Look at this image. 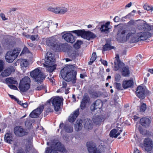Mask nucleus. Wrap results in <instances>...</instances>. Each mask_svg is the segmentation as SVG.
<instances>
[{
  "mask_svg": "<svg viewBox=\"0 0 153 153\" xmlns=\"http://www.w3.org/2000/svg\"><path fill=\"white\" fill-rule=\"evenodd\" d=\"M73 124H66L64 126L63 123H61L59 126V127L60 128H62L63 127V129L65 131L68 133H71L73 131Z\"/></svg>",
  "mask_w": 153,
  "mask_h": 153,
  "instance_id": "obj_22",
  "label": "nucleus"
},
{
  "mask_svg": "<svg viewBox=\"0 0 153 153\" xmlns=\"http://www.w3.org/2000/svg\"><path fill=\"white\" fill-rule=\"evenodd\" d=\"M20 61V65L22 68H26L29 64V62L26 59H22Z\"/></svg>",
  "mask_w": 153,
  "mask_h": 153,
  "instance_id": "obj_36",
  "label": "nucleus"
},
{
  "mask_svg": "<svg viewBox=\"0 0 153 153\" xmlns=\"http://www.w3.org/2000/svg\"><path fill=\"white\" fill-rule=\"evenodd\" d=\"M57 24H54L51 22H44L43 23L42 27H44L43 31L44 32V33H48L49 31V27L51 30L53 29L54 27H57Z\"/></svg>",
  "mask_w": 153,
  "mask_h": 153,
  "instance_id": "obj_11",
  "label": "nucleus"
},
{
  "mask_svg": "<svg viewBox=\"0 0 153 153\" xmlns=\"http://www.w3.org/2000/svg\"><path fill=\"white\" fill-rule=\"evenodd\" d=\"M13 137L11 133H7L4 136V140L5 142L11 143L13 142Z\"/></svg>",
  "mask_w": 153,
  "mask_h": 153,
  "instance_id": "obj_33",
  "label": "nucleus"
},
{
  "mask_svg": "<svg viewBox=\"0 0 153 153\" xmlns=\"http://www.w3.org/2000/svg\"><path fill=\"white\" fill-rule=\"evenodd\" d=\"M133 84V81L131 80L124 81L123 83V87L124 88H127L131 87Z\"/></svg>",
  "mask_w": 153,
  "mask_h": 153,
  "instance_id": "obj_31",
  "label": "nucleus"
},
{
  "mask_svg": "<svg viewBox=\"0 0 153 153\" xmlns=\"http://www.w3.org/2000/svg\"><path fill=\"white\" fill-rule=\"evenodd\" d=\"M136 92L139 98L142 100L143 99V86H139L137 88Z\"/></svg>",
  "mask_w": 153,
  "mask_h": 153,
  "instance_id": "obj_26",
  "label": "nucleus"
},
{
  "mask_svg": "<svg viewBox=\"0 0 153 153\" xmlns=\"http://www.w3.org/2000/svg\"><path fill=\"white\" fill-rule=\"evenodd\" d=\"M40 84H41V85L37 87L36 88H35L36 90L37 91H40L43 89V87L42 86V83H40Z\"/></svg>",
  "mask_w": 153,
  "mask_h": 153,
  "instance_id": "obj_61",
  "label": "nucleus"
},
{
  "mask_svg": "<svg viewBox=\"0 0 153 153\" xmlns=\"http://www.w3.org/2000/svg\"><path fill=\"white\" fill-rule=\"evenodd\" d=\"M150 110V107L149 106H147L146 104L144 103V112L145 111L148 112Z\"/></svg>",
  "mask_w": 153,
  "mask_h": 153,
  "instance_id": "obj_52",
  "label": "nucleus"
},
{
  "mask_svg": "<svg viewBox=\"0 0 153 153\" xmlns=\"http://www.w3.org/2000/svg\"><path fill=\"white\" fill-rule=\"evenodd\" d=\"M59 6L54 7H50L48 8V10L56 14H59Z\"/></svg>",
  "mask_w": 153,
  "mask_h": 153,
  "instance_id": "obj_35",
  "label": "nucleus"
},
{
  "mask_svg": "<svg viewBox=\"0 0 153 153\" xmlns=\"http://www.w3.org/2000/svg\"><path fill=\"white\" fill-rule=\"evenodd\" d=\"M56 41V39L54 36L47 38L46 39V44L49 46H53Z\"/></svg>",
  "mask_w": 153,
  "mask_h": 153,
  "instance_id": "obj_28",
  "label": "nucleus"
},
{
  "mask_svg": "<svg viewBox=\"0 0 153 153\" xmlns=\"http://www.w3.org/2000/svg\"><path fill=\"white\" fill-rule=\"evenodd\" d=\"M152 141L149 138H145L144 140V149L147 152L151 150L153 147Z\"/></svg>",
  "mask_w": 153,
  "mask_h": 153,
  "instance_id": "obj_19",
  "label": "nucleus"
},
{
  "mask_svg": "<svg viewBox=\"0 0 153 153\" xmlns=\"http://www.w3.org/2000/svg\"><path fill=\"white\" fill-rule=\"evenodd\" d=\"M31 76L35 79L36 82H40L44 79L45 76L43 73L38 69L36 68L31 72L30 73Z\"/></svg>",
  "mask_w": 153,
  "mask_h": 153,
  "instance_id": "obj_9",
  "label": "nucleus"
},
{
  "mask_svg": "<svg viewBox=\"0 0 153 153\" xmlns=\"http://www.w3.org/2000/svg\"><path fill=\"white\" fill-rule=\"evenodd\" d=\"M6 81L7 83H10L12 84H17V82L15 80V79L12 77L7 78L6 79Z\"/></svg>",
  "mask_w": 153,
  "mask_h": 153,
  "instance_id": "obj_42",
  "label": "nucleus"
},
{
  "mask_svg": "<svg viewBox=\"0 0 153 153\" xmlns=\"http://www.w3.org/2000/svg\"><path fill=\"white\" fill-rule=\"evenodd\" d=\"M149 12V11H144V16L145 17H149L150 15V13Z\"/></svg>",
  "mask_w": 153,
  "mask_h": 153,
  "instance_id": "obj_60",
  "label": "nucleus"
},
{
  "mask_svg": "<svg viewBox=\"0 0 153 153\" xmlns=\"http://www.w3.org/2000/svg\"><path fill=\"white\" fill-rule=\"evenodd\" d=\"M151 94V92L147 89L146 87L144 86V97L150 96Z\"/></svg>",
  "mask_w": 153,
  "mask_h": 153,
  "instance_id": "obj_48",
  "label": "nucleus"
},
{
  "mask_svg": "<svg viewBox=\"0 0 153 153\" xmlns=\"http://www.w3.org/2000/svg\"><path fill=\"white\" fill-rule=\"evenodd\" d=\"M62 38L66 42L71 43H74L75 41L76 38L71 33H67L62 36Z\"/></svg>",
  "mask_w": 153,
  "mask_h": 153,
  "instance_id": "obj_20",
  "label": "nucleus"
},
{
  "mask_svg": "<svg viewBox=\"0 0 153 153\" xmlns=\"http://www.w3.org/2000/svg\"><path fill=\"white\" fill-rule=\"evenodd\" d=\"M121 76L120 75L117 74L115 76V80L117 82H119L120 80Z\"/></svg>",
  "mask_w": 153,
  "mask_h": 153,
  "instance_id": "obj_57",
  "label": "nucleus"
},
{
  "mask_svg": "<svg viewBox=\"0 0 153 153\" xmlns=\"http://www.w3.org/2000/svg\"><path fill=\"white\" fill-rule=\"evenodd\" d=\"M14 131L16 135L20 137L26 135L28 133L25 129L22 127L19 126H17L15 128Z\"/></svg>",
  "mask_w": 153,
  "mask_h": 153,
  "instance_id": "obj_18",
  "label": "nucleus"
},
{
  "mask_svg": "<svg viewBox=\"0 0 153 153\" xmlns=\"http://www.w3.org/2000/svg\"><path fill=\"white\" fill-rule=\"evenodd\" d=\"M54 55L51 52L47 53L45 59V64L48 65H53L55 63Z\"/></svg>",
  "mask_w": 153,
  "mask_h": 153,
  "instance_id": "obj_13",
  "label": "nucleus"
},
{
  "mask_svg": "<svg viewBox=\"0 0 153 153\" xmlns=\"http://www.w3.org/2000/svg\"><path fill=\"white\" fill-rule=\"evenodd\" d=\"M30 78L27 76H25L20 81L19 89L22 92L26 91L30 88Z\"/></svg>",
  "mask_w": 153,
  "mask_h": 153,
  "instance_id": "obj_7",
  "label": "nucleus"
},
{
  "mask_svg": "<svg viewBox=\"0 0 153 153\" xmlns=\"http://www.w3.org/2000/svg\"><path fill=\"white\" fill-rule=\"evenodd\" d=\"M59 14L62 15L64 14L68 11V9L65 6L61 5L59 6Z\"/></svg>",
  "mask_w": 153,
  "mask_h": 153,
  "instance_id": "obj_41",
  "label": "nucleus"
},
{
  "mask_svg": "<svg viewBox=\"0 0 153 153\" xmlns=\"http://www.w3.org/2000/svg\"><path fill=\"white\" fill-rule=\"evenodd\" d=\"M4 45L5 47L10 49L13 47L14 44L13 42H10L8 43H4Z\"/></svg>",
  "mask_w": 153,
  "mask_h": 153,
  "instance_id": "obj_47",
  "label": "nucleus"
},
{
  "mask_svg": "<svg viewBox=\"0 0 153 153\" xmlns=\"http://www.w3.org/2000/svg\"><path fill=\"white\" fill-rule=\"evenodd\" d=\"M48 148H49V150L51 151L53 150L64 153L66 152V150L64 145L57 140H53L52 142L51 147Z\"/></svg>",
  "mask_w": 153,
  "mask_h": 153,
  "instance_id": "obj_6",
  "label": "nucleus"
},
{
  "mask_svg": "<svg viewBox=\"0 0 153 153\" xmlns=\"http://www.w3.org/2000/svg\"><path fill=\"white\" fill-rule=\"evenodd\" d=\"M136 30L134 28L131 30H122L119 32L117 35V39L120 41H126L130 39L132 42H135L143 40V32L142 31L136 33Z\"/></svg>",
  "mask_w": 153,
  "mask_h": 153,
  "instance_id": "obj_1",
  "label": "nucleus"
},
{
  "mask_svg": "<svg viewBox=\"0 0 153 153\" xmlns=\"http://www.w3.org/2000/svg\"><path fill=\"white\" fill-rule=\"evenodd\" d=\"M90 100V98L87 94L84 95L80 105L81 109H83L85 108L86 106V104L89 102Z\"/></svg>",
  "mask_w": 153,
  "mask_h": 153,
  "instance_id": "obj_24",
  "label": "nucleus"
},
{
  "mask_svg": "<svg viewBox=\"0 0 153 153\" xmlns=\"http://www.w3.org/2000/svg\"><path fill=\"white\" fill-rule=\"evenodd\" d=\"M72 32L78 36H80L82 38L88 40L96 36L93 33L90 31L86 32L82 30H74Z\"/></svg>",
  "mask_w": 153,
  "mask_h": 153,
  "instance_id": "obj_8",
  "label": "nucleus"
},
{
  "mask_svg": "<svg viewBox=\"0 0 153 153\" xmlns=\"http://www.w3.org/2000/svg\"><path fill=\"white\" fill-rule=\"evenodd\" d=\"M44 108V106L43 105L39 106L30 113V116L32 118L37 117L42 111Z\"/></svg>",
  "mask_w": 153,
  "mask_h": 153,
  "instance_id": "obj_15",
  "label": "nucleus"
},
{
  "mask_svg": "<svg viewBox=\"0 0 153 153\" xmlns=\"http://www.w3.org/2000/svg\"><path fill=\"white\" fill-rule=\"evenodd\" d=\"M44 108V106L43 105L39 106L30 113V116L32 118L37 117L42 111Z\"/></svg>",
  "mask_w": 153,
  "mask_h": 153,
  "instance_id": "obj_17",
  "label": "nucleus"
},
{
  "mask_svg": "<svg viewBox=\"0 0 153 153\" xmlns=\"http://www.w3.org/2000/svg\"><path fill=\"white\" fill-rule=\"evenodd\" d=\"M79 114V109H77L73 113L71 114L68 118L69 121L71 123L74 122Z\"/></svg>",
  "mask_w": 153,
  "mask_h": 153,
  "instance_id": "obj_25",
  "label": "nucleus"
},
{
  "mask_svg": "<svg viewBox=\"0 0 153 153\" xmlns=\"http://www.w3.org/2000/svg\"><path fill=\"white\" fill-rule=\"evenodd\" d=\"M122 131V130H120L118 131L116 129H113L110 132L109 136L111 137L117 138L120 135Z\"/></svg>",
  "mask_w": 153,
  "mask_h": 153,
  "instance_id": "obj_29",
  "label": "nucleus"
},
{
  "mask_svg": "<svg viewBox=\"0 0 153 153\" xmlns=\"http://www.w3.org/2000/svg\"><path fill=\"white\" fill-rule=\"evenodd\" d=\"M152 36V34L149 32L144 31V42H148L149 38Z\"/></svg>",
  "mask_w": 153,
  "mask_h": 153,
  "instance_id": "obj_37",
  "label": "nucleus"
},
{
  "mask_svg": "<svg viewBox=\"0 0 153 153\" xmlns=\"http://www.w3.org/2000/svg\"><path fill=\"white\" fill-rule=\"evenodd\" d=\"M60 73L61 76L65 81H71L73 83H76L77 72L74 66L71 65L66 66L61 70Z\"/></svg>",
  "mask_w": 153,
  "mask_h": 153,
  "instance_id": "obj_2",
  "label": "nucleus"
},
{
  "mask_svg": "<svg viewBox=\"0 0 153 153\" xmlns=\"http://www.w3.org/2000/svg\"><path fill=\"white\" fill-rule=\"evenodd\" d=\"M134 20H131L128 23V25H134Z\"/></svg>",
  "mask_w": 153,
  "mask_h": 153,
  "instance_id": "obj_64",
  "label": "nucleus"
},
{
  "mask_svg": "<svg viewBox=\"0 0 153 153\" xmlns=\"http://www.w3.org/2000/svg\"><path fill=\"white\" fill-rule=\"evenodd\" d=\"M114 47L111 46L109 43H106L103 47V50L104 51L109 50L113 49Z\"/></svg>",
  "mask_w": 153,
  "mask_h": 153,
  "instance_id": "obj_44",
  "label": "nucleus"
},
{
  "mask_svg": "<svg viewBox=\"0 0 153 153\" xmlns=\"http://www.w3.org/2000/svg\"><path fill=\"white\" fill-rule=\"evenodd\" d=\"M63 99L59 97H57L53 99L51 98L50 101H51L54 107V110L58 111L60 108L61 103Z\"/></svg>",
  "mask_w": 153,
  "mask_h": 153,
  "instance_id": "obj_10",
  "label": "nucleus"
},
{
  "mask_svg": "<svg viewBox=\"0 0 153 153\" xmlns=\"http://www.w3.org/2000/svg\"><path fill=\"white\" fill-rule=\"evenodd\" d=\"M25 151H19L17 153H32L33 149L31 141L27 140H25Z\"/></svg>",
  "mask_w": 153,
  "mask_h": 153,
  "instance_id": "obj_14",
  "label": "nucleus"
},
{
  "mask_svg": "<svg viewBox=\"0 0 153 153\" xmlns=\"http://www.w3.org/2000/svg\"><path fill=\"white\" fill-rule=\"evenodd\" d=\"M96 109H97V108H96V106L95 105H94V103L92 104L91 106V110L92 111H93Z\"/></svg>",
  "mask_w": 153,
  "mask_h": 153,
  "instance_id": "obj_63",
  "label": "nucleus"
},
{
  "mask_svg": "<svg viewBox=\"0 0 153 153\" xmlns=\"http://www.w3.org/2000/svg\"><path fill=\"white\" fill-rule=\"evenodd\" d=\"M69 56L73 59H75L76 55V52L72 49L71 48H69L67 51Z\"/></svg>",
  "mask_w": 153,
  "mask_h": 153,
  "instance_id": "obj_30",
  "label": "nucleus"
},
{
  "mask_svg": "<svg viewBox=\"0 0 153 153\" xmlns=\"http://www.w3.org/2000/svg\"><path fill=\"white\" fill-rule=\"evenodd\" d=\"M4 64V62L2 60H0V72L3 70Z\"/></svg>",
  "mask_w": 153,
  "mask_h": 153,
  "instance_id": "obj_56",
  "label": "nucleus"
},
{
  "mask_svg": "<svg viewBox=\"0 0 153 153\" xmlns=\"http://www.w3.org/2000/svg\"><path fill=\"white\" fill-rule=\"evenodd\" d=\"M96 58L97 56L96 53H93L90 59V61L88 62V64L90 65H91L93 62L96 60Z\"/></svg>",
  "mask_w": 153,
  "mask_h": 153,
  "instance_id": "obj_46",
  "label": "nucleus"
},
{
  "mask_svg": "<svg viewBox=\"0 0 153 153\" xmlns=\"http://www.w3.org/2000/svg\"><path fill=\"white\" fill-rule=\"evenodd\" d=\"M93 120L94 122L96 124H99L102 121V119L100 117L98 116H94Z\"/></svg>",
  "mask_w": 153,
  "mask_h": 153,
  "instance_id": "obj_45",
  "label": "nucleus"
},
{
  "mask_svg": "<svg viewBox=\"0 0 153 153\" xmlns=\"http://www.w3.org/2000/svg\"><path fill=\"white\" fill-rule=\"evenodd\" d=\"M152 134V133L150 132H149V131H146V132L144 131V137H149L151 136Z\"/></svg>",
  "mask_w": 153,
  "mask_h": 153,
  "instance_id": "obj_54",
  "label": "nucleus"
},
{
  "mask_svg": "<svg viewBox=\"0 0 153 153\" xmlns=\"http://www.w3.org/2000/svg\"><path fill=\"white\" fill-rule=\"evenodd\" d=\"M8 86L11 89L16 90L17 89V87L15 85H8Z\"/></svg>",
  "mask_w": 153,
  "mask_h": 153,
  "instance_id": "obj_62",
  "label": "nucleus"
},
{
  "mask_svg": "<svg viewBox=\"0 0 153 153\" xmlns=\"http://www.w3.org/2000/svg\"><path fill=\"white\" fill-rule=\"evenodd\" d=\"M114 66L113 70L115 71L122 69L123 67L124 66V64L123 62L118 60L114 62Z\"/></svg>",
  "mask_w": 153,
  "mask_h": 153,
  "instance_id": "obj_27",
  "label": "nucleus"
},
{
  "mask_svg": "<svg viewBox=\"0 0 153 153\" xmlns=\"http://www.w3.org/2000/svg\"><path fill=\"white\" fill-rule=\"evenodd\" d=\"M141 102V106L140 108V111L142 112H143V101L142 100L140 101Z\"/></svg>",
  "mask_w": 153,
  "mask_h": 153,
  "instance_id": "obj_58",
  "label": "nucleus"
},
{
  "mask_svg": "<svg viewBox=\"0 0 153 153\" xmlns=\"http://www.w3.org/2000/svg\"><path fill=\"white\" fill-rule=\"evenodd\" d=\"M44 108V106L43 105L39 106L30 113V116L32 118L37 117L42 111Z\"/></svg>",
  "mask_w": 153,
  "mask_h": 153,
  "instance_id": "obj_16",
  "label": "nucleus"
},
{
  "mask_svg": "<svg viewBox=\"0 0 153 153\" xmlns=\"http://www.w3.org/2000/svg\"><path fill=\"white\" fill-rule=\"evenodd\" d=\"M143 118H141L139 122H138L136 125V128L140 132V134L137 136L136 140L137 143L142 149L143 148Z\"/></svg>",
  "mask_w": 153,
  "mask_h": 153,
  "instance_id": "obj_3",
  "label": "nucleus"
},
{
  "mask_svg": "<svg viewBox=\"0 0 153 153\" xmlns=\"http://www.w3.org/2000/svg\"><path fill=\"white\" fill-rule=\"evenodd\" d=\"M152 30L151 25L144 21V31L150 32Z\"/></svg>",
  "mask_w": 153,
  "mask_h": 153,
  "instance_id": "obj_40",
  "label": "nucleus"
},
{
  "mask_svg": "<svg viewBox=\"0 0 153 153\" xmlns=\"http://www.w3.org/2000/svg\"><path fill=\"white\" fill-rule=\"evenodd\" d=\"M44 66L46 68L47 71L49 72H52L56 69V66L54 64L53 65H48L46 64H43Z\"/></svg>",
  "mask_w": 153,
  "mask_h": 153,
  "instance_id": "obj_32",
  "label": "nucleus"
},
{
  "mask_svg": "<svg viewBox=\"0 0 153 153\" xmlns=\"http://www.w3.org/2000/svg\"><path fill=\"white\" fill-rule=\"evenodd\" d=\"M144 10L152 12L153 11V6L146 3L144 4Z\"/></svg>",
  "mask_w": 153,
  "mask_h": 153,
  "instance_id": "obj_39",
  "label": "nucleus"
},
{
  "mask_svg": "<svg viewBox=\"0 0 153 153\" xmlns=\"http://www.w3.org/2000/svg\"><path fill=\"white\" fill-rule=\"evenodd\" d=\"M29 52V50H28V48L26 47H25L22 52V53H22L24 54L26 53H28Z\"/></svg>",
  "mask_w": 153,
  "mask_h": 153,
  "instance_id": "obj_55",
  "label": "nucleus"
},
{
  "mask_svg": "<svg viewBox=\"0 0 153 153\" xmlns=\"http://www.w3.org/2000/svg\"><path fill=\"white\" fill-rule=\"evenodd\" d=\"M94 104L97 109H100L102 107V103L100 100H97Z\"/></svg>",
  "mask_w": 153,
  "mask_h": 153,
  "instance_id": "obj_43",
  "label": "nucleus"
},
{
  "mask_svg": "<svg viewBox=\"0 0 153 153\" xmlns=\"http://www.w3.org/2000/svg\"><path fill=\"white\" fill-rule=\"evenodd\" d=\"M0 16L3 21H5L8 19L5 17V15L3 13L0 14Z\"/></svg>",
  "mask_w": 153,
  "mask_h": 153,
  "instance_id": "obj_59",
  "label": "nucleus"
},
{
  "mask_svg": "<svg viewBox=\"0 0 153 153\" xmlns=\"http://www.w3.org/2000/svg\"><path fill=\"white\" fill-rule=\"evenodd\" d=\"M87 146L89 153H101L100 150L96 147L95 144L92 142H87Z\"/></svg>",
  "mask_w": 153,
  "mask_h": 153,
  "instance_id": "obj_12",
  "label": "nucleus"
},
{
  "mask_svg": "<svg viewBox=\"0 0 153 153\" xmlns=\"http://www.w3.org/2000/svg\"><path fill=\"white\" fill-rule=\"evenodd\" d=\"M20 51V48H16L13 51H8L5 55L6 62L8 63L13 62L16 58Z\"/></svg>",
  "mask_w": 153,
  "mask_h": 153,
  "instance_id": "obj_5",
  "label": "nucleus"
},
{
  "mask_svg": "<svg viewBox=\"0 0 153 153\" xmlns=\"http://www.w3.org/2000/svg\"><path fill=\"white\" fill-rule=\"evenodd\" d=\"M151 121L150 120L146 117H144V128H148L151 125Z\"/></svg>",
  "mask_w": 153,
  "mask_h": 153,
  "instance_id": "obj_38",
  "label": "nucleus"
},
{
  "mask_svg": "<svg viewBox=\"0 0 153 153\" xmlns=\"http://www.w3.org/2000/svg\"><path fill=\"white\" fill-rule=\"evenodd\" d=\"M14 71V69L12 66H10L7 68L1 73V75L3 77H6L10 75L11 73Z\"/></svg>",
  "mask_w": 153,
  "mask_h": 153,
  "instance_id": "obj_23",
  "label": "nucleus"
},
{
  "mask_svg": "<svg viewBox=\"0 0 153 153\" xmlns=\"http://www.w3.org/2000/svg\"><path fill=\"white\" fill-rule=\"evenodd\" d=\"M92 123L91 120L88 119H85L83 122L81 120H77L75 124V129L76 131H79L81 129L83 125H84L85 128L91 129L92 128Z\"/></svg>",
  "mask_w": 153,
  "mask_h": 153,
  "instance_id": "obj_4",
  "label": "nucleus"
},
{
  "mask_svg": "<svg viewBox=\"0 0 153 153\" xmlns=\"http://www.w3.org/2000/svg\"><path fill=\"white\" fill-rule=\"evenodd\" d=\"M110 22H108L105 24L102 25L100 30L101 32L104 34H107L110 32Z\"/></svg>",
  "mask_w": 153,
  "mask_h": 153,
  "instance_id": "obj_21",
  "label": "nucleus"
},
{
  "mask_svg": "<svg viewBox=\"0 0 153 153\" xmlns=\"http://www.w3.org/2000/svg\"><path fill=\"white\" fill-rule=\"evenodd\" d=\"M38 37V35L36 34L34 35H30V39L32 41L35 40Z\"/></svg>",
  "mask_w": 153,
  "mask_h": 153,
  "instance_id": "obj_51",
  "label": "nucleus"
},
{
  "mask_svg": "<svg viewBox=\"0 0 153 153\" xmlns=\"http://www.w3.org/2000/svg\"><path fill=\"white\" fill-rule=\"evenodd\" d=\"M122 75L124 76H129L130 74L128 67L127 66L125 67H123L122 68Z\"/></svg>",
  "mask_w": 153,
  "mask_h": 153,
  "instance_id": "obj_34",
  "label": "nucleus"
},
{
  "mask_svg": "<svg viewBox=\"0 0 153 153\" xmlns=\"http://www.w3.org/2000/svg\"><path fill=\"white\" fill-rule=\"evenodd\" d=\"M115 88L118 90H122V87L121 84L119 83L115 82L114 83Z\"/></svg>",
  "mask_w": 153,
  "mask_h": 153,
  "instance_id": "obj_50",
  "label": "nucleus"
},
{
  "mask_svg": "<svg viewBox=\"0 0 153 153\" xmlns=\"http://www.w3.org/2000/svg\"><path fill=\"white\" fill-rule=\"evenodd\" d=\"M82 44V42L81 41L78 40L75 43L74 46L76 48H79L81 45Z\"/></svg>",
  "mask_w": 153,
  "mask_h": 153,
  "instance_id": "obj_49",
  "label": "nucleus"
},
{
  "mask_svg": "<svg viewBox=\"0 0 153 153\" xmlns=\"http://www.w3.org/2000/svg\"><path fill=\"white\" fill-rule=\"evenodd\" d=\"M67 85V84L66 82L63 81L62 83H60V86L61 88H65Z\"/></svg>",
  "mask_w": 153,
  "mask_h": 153,
  "instance_id": "obj_53",
  "label": "nucleus"
}]
</instances>
